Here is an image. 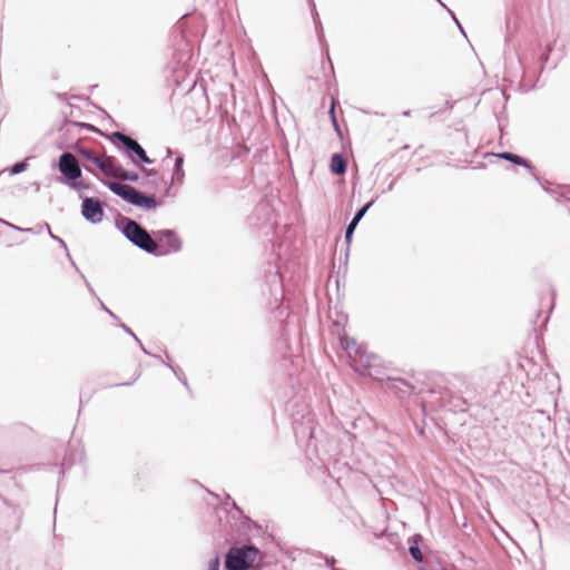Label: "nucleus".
<instances>
[{"mask_svg": "<svg viewBox=\"0 0 570 570\" xmlns=\"http://www.w3.org/2000/svg\"><path fill=\"white\" fill-rule=\"evenodd\" d=\"M442 383L434 384L426 390L428 397L421 402L423 414L426 405L448 407L453 412H465L475 396L476 389L472 377L463 373H452L442 377Z\"/></svg>", "mask_w": 570, "mask_h": 570, "instance_id": "1", "label": "nucleus"}, {"mask_svg": "<svg viewBox=\"0 0 570 570\" xmlns=\"http://www.w3.org/2000/svg\"><path fill=\"white\" fill-rule=\"evenodd\" d=\"M115 223L126 239L147 254L165 256L178 253L183 247L181 239L174 229H159L151 236L138 222L127 216L118 215Z\"/></svg>", "mask_w": 570, "mask_h": 570, "instance_id": "2", "label": "nucleus"}, {"mask_svg": "<svg viewBox=\"0 0 570 570\" xmlns=\"http://www.w3.org/2000/svg\"><path fill=\"white\" fill-rule=\"evenodd\" d=\"M85 169L88 173L94 174L111 193L132 206L145 210L155 209L161 206V202H158L154 195L146 194L145 191L122 181H110L100 178L89 166H85Z\"/></svg>", "mask_w": 570, "mask_h": 570, "instance_id": "3", "label": "nucleus"}, {"mask_svg": "<svg viewBox=\"0 0 570 570\" xmlns=\"http://www.w3.org/2000/svg\"><path fill=\"white\" fill-rule=\"evenodd\" d=\"M51 167L60 173V176L56 177L57 183L76 191L90 189V184L82 180V168L73 154L63 151Z\"/></svg>", "mask_w": 570, "mask_h": 570, "instance_id": "4", "label": "nucleus"}, {"mask_svg": "<svg viewBox=\"0 0 570 570\" xmlns=\"http://www.w3.org/2000/svg\"><path fill=\"white\" fill-rule=\"evenodd\" d=\"M258 549L255 546L232 547L225 554L226 570H246L254 562Z\"/></svg>", "mask_w": 570, "mask_h": 570, "instance_id": "5", "label": "nucleus"}, {"mask_svg": "<svg viewBox=\"0 0 570 570\" xmlns=\"http://www.w3.org/2000/svg\"><path fill=\"white\" fill-rule=\"evenodd\" d=\"M79 197L82 200V217L94 225L101 223L105 214V203L97 197H83L82 195H79Z\"/></svg>", "mask_w": 570, "mask_h": 570, "instance_id": "6", "label": "nucleus"}, {"mask_svg": "<svg viewBox=\"0 0 570 570\" xmlns=\"http://www.w3.org/2000/svg\"><path fill=\"white\" fill-rule=\"evenodd\" d=\"M266 283L269 286V293L274 299L275 308L278 312V316H281L283 315L282 301L284 298V288L282 276L278 269L273 271V267L269 266V269L266 275Z\"/></svg>", "mask_w": 570, "mask_h": 570, "instance_id": "7", "label": "nucleus"}, {"mask_svg": "<svg viewBox=\"0 0 570 570\" xmlns=\"http://www.w3.org/2000/svg\"><path fill=\"white\" fill-rule=\"evenodd\" d=\"M293 430L295 436L298 440H307L308 446L312 445L313 440L315 439V425L313 415L307 412L306 415L302 416V420L293 419Z\"/></svg>", "mask_w": 570, "mask_h": 570, "instance_id": "8", "label": "nucleus"}, {"mask_svg": "<svg viewBox=\"0 0 570 570\" xmlns=\"http://www.w3.org/2000/svg\"><path fill=\"white\" fill-rule=\"evenodd\" d=\"M122 153L131 160L134 165L138 167H140L142 164L150 165L154 163V160L148 157L141 145L132 137L126 144Z\"/></svg>", "mask_w": 570, "mask_h": 570, "instance_id": "9", "label": "nucleus"}, {"mask_svg": "<svg viewBox=\"0 0 570 570\" xmlns=\"http://www.w3.org/2000/svg\"><path fill=\"white\" fill-rule=\"evenodd\" d=\"M376 199H377V197H375L374 199L367 202L361 208H358L355 212V214H354L353 218L351 219V222L347 224V226L345 228V234H344V239H345V243H346L347 247L352 243L353 234H354L357 225L360 224L362 218L365 216V214L370 210V208L374 205ZM347 252H348V248L346 249V253Z\"/></svg>", "mask_w": 570, "mask_h": 570, "instance_id": "10", "label": "nucleus"}, {"mask_svg": "<svg viewBox=\"0 0 570 570\" xmlns=\"http://www.w3.org/2000/svg\"><path fill=\"white\" fill-rule=\"evenodd\" d=\"M184 165V156L181 154H177L174 161V168L171 173V179L170 183L167 184L164 195L166 197L171 196V187L175 183H183V179L185 177V171L183 168Z\"/></svg>", "mask_w": 570, "mask_h": 570, "instance_id": "11", "label": "nucleus"}, {"mask_svg": "<svg viewBox=\"0 0 570 570\" xmlns=\"http://www.w3.org/2000/svg\"><path fill=\"white\" fill-rule=\"evenodd\" d=\"M500 159H504L507 161H510L511 164L513 165H517V166H522L524 167L525 169H528V171L537 178V174H535V168L534 166L532 165V163L530 160H528L527 158L518 155V154H513V153H510V151H503V153H500L497 155Z\"/></svg>", "mask_w": 570, "mask_h": 570, "instance_id": "12", "label": "nucleus"}, {"mask_svg": "<svg viewBox=\"0 0 570 570\" xmlns=\"http://www.w3.org/2000/svg\"><path fill=\"white\" fill-rule=\"evenodd\" d=\"M389 386L402 397L412 394L414 390L411 383L401 377H389Z\"/></svg>", "mask_w": 570, "mask_h": 570, "instance_id": "13", "label": "nucleus"}, {"mask_svg": "<svg viewBox=\"0 0 570 570\" xmlns=\"http://www.w3.org/2000/svg\"><path fill=\"white\" fill-rule=\"evenodd\" d=\"M330 169L331 173L336 176L344 175L347 170L346 157L341 153L333 154L330 161Z\"/></svg>", "mask_w": 570, "mask_h": 570, "instance_id": "14", "label": "nucleus"}, {"mask_svg": "<svg viewBox=\"0 0 570 570\" xmlns=\"http://www.w3.org/2000/svg\"><path fill=\"white\" fill-rule=\"evenodd\" d=\"M421 541L422 537L420 534H414L410 537L407 540L409 553L412 557V559L417 563H422L424 561V556L420 548Z\"/></svg>", "mask_w": 570, "mask_h": 570, "instance_id": "15", "label": "nucleus"}, {"mask_svg": "<svg viewBox=\"0 0 570 570\" xmlns=\"http://www.w3.org/2000/svg\"><path fill=\"white\" fill-rule=\"evenodd\" d=\"M142 173L145 174L146 181L142 185L151 184L157 187L160 183L167 185V181L164 179V176L156 169H147L142 167Z\"/></svg>", "mask_w": 570, "mask_h": 570, "instance_id": "16", "label": "nucleus"}, {"mask_svg": "<svg viewBox=\"0 0 570 570\" xmlns=\"http://www.w3.org/2000/svg\"><path fill=\"white\" fill-rule=\"evenodd\" d=\"M107 139H109L119 150H124L126 147V144L131 138L130 136L121 132V131H114L108 135H106Z\"/></svg>", "mask_w": 570, "mask_h": 570, "instance_id": "17", "label": "nucleus"}, {"mask_svg": "<svg viewBox=\"0 0 570 570\" xmlns=\"http://www.w3.org/2000/svg\"><path fill=\"white\" fill-rule=\"evenodd\" d=\"M77 453L73 450H67L60 464L59 474L62 476L73 465Z\"/></svg>", "mask_w": 570, "mask_h": 570, "instance_id": "18", "label": "nucleus"}, {"mask_svg": "<svg viewBox=\"0 0 570 570\" xmlns=\"http://www.w3.org/2000/svg\"><path fill=\"white\" fill-rule=\"evenodd\" d=\"M124 167L120 165H117L115 161V158L109 157L107 159V169L104 171V174L108 177H120L122 174Z\"/></svg>", "mask_w": 570, "mask_h": 570, "instance_id": "19", "label": "nucleus"}, {"mask_svg": "<svg viewBox=\"0 0 570 570\" xmlns=\"http://www.w3.org/2000/svg\"><path fill=\"white\" fill-rule=\"evenodd\" d=\"M309 3L312 6V14H313L314 23H315V29H316V32H317L320 41H322L323 38H324L323 27H322V23L320 21L318 13L316 11V7H315L314 1L309 0Z\"/></svg>", "mask_w": 570, "mask_h": 570, "instance_id": "20", "label": "nucleus"}, {"mask_svg": "<svg viewBox=\"0 0 570 570\" xmlns=\"http://www.w3.org/2000/svg\"><path fill=\"white\" fill-rule=\"evenodd\" d=\"M167 367H169L173 371V373L175 374L177 380L179 382H181L184 384V386L190 392V387H189L187 377H186L185 373L183 372V370L179 366L173 365V364H167Z\"/></svg>", "mask_w": 570, "mask_h": 570, "instance_id": "21", "label": "nucleus"}, {"mask_svg": "<svg viewBox=\"0 0 570 570\" xmlns=\"http://www.w3.org/2000/svg\"><path fill=\"white\" fill-rule=\"evenodd\" d=\"M72 150H75L79 156H81L83 159L90 161L92 159L94 153L91 149L80 145V144H73L71 146Z\"/></svg>", "mask_w": 570, "mask_h": 570, "instance_id": "22", "label": "nucleus"}, {"mask_svg": "<svg viewBox=\"0 0 570 570\" xmlns=\"http://www.w3.org/2000/svg\"><path fill=\"white\" fill-rule=\"evenodd\" d=\"M0 223L3 224V225H7L8 227L12 228V229H16V230H19L21 233H40L43 228H40V225H38L36 228H22V227H19V226H16L2 218H0Z\"/></svg>", "mask_w": 570, "mask_h": 570, "instance_id": "23", "label": "nucleus"}, {"mask_svg": "<svg viewBox=\"0 0 570 570\" xmlns=\"http://www.w3.org/2000/svg\"><path fill=\"white\" fill-rule=\"evenodd\" d=\"M40 228H46V229L48 230L49 237H50L52 240L57 242V243L60 245V247H61V248H63V250H67V247H68V246H67L66 242H65L62 238H60L59 236L55 235V234L51 232L50 225H49L48 223H43V224H41V225H40Z\"/></svg>", "mask_w": 570, "mask_h": 570, "instance_id": "24", "label": "nucleus"}, {"mask_svg": "<svg viewBox=\"0 0 570 570\" xmlns=\"http://www.w3.org/2000/svg\"><path fill=\"white\" fill-rule=\"evenodd\" d=\"M27 168H28L27 160H22V161H18V163L13 164L11 167H9L8 170L10 173V175H18V174L26 171Z\"/></svg>", "mask_w": 570, "mask_h": 570, "instance_id": "25", "label": "nucleus"}, {"mask_svg": "<svg viewBox=\"0 0 570 570\" xmlns=\"http://www.w3.org/2000/svg\"><path fill=\"white\" fill-rule=\"evenodd\" d=\"M328 114H330L331 121H332V125L334 127V130L341 137L342 132H341L340 125L337 122V118H336V114H335V102H334V100L332 101V106H331V108L328 110Z\"/></svg>", "mask_w": 570, "mask_h": 570, "instance_id": "26", "label": "nucleus"}, {"mask_svg": "<svg viewBox=\"0 0 570 570\" xmlns=\"http://www.w3.org/2000/svg\"><path fill=\"white\" fill-rule=\"evenodd\" d=\"M341 342H342L343 347L346 351L350 352L352 348H355V352L360 353L361 347L356 346L355 338L346 336V337L342 338Z\"/></svg>", "mask_w": 570, "mask_h": 570, "instance_id": "27", "label": "nucleus"}, {"mask_svg": "<svg viewBox=\"0 0 570 570\" xmlns=\"http://www.w3.org/2000/svg\"><path fill=\"white\" fill-rule=\"evenodd\" d=\"M120 177L122 179L131 181V183H137L139 180V178H140L138 173L130 171V170H127L125 168H124L122 174H121Z\"/></svg>", "mask_w": 570, "mask_h": 570, "instance_id": "28", "label": "nucleus"}, {"mask_svg": "<svg viewBox=\"0 0 570 570\" xmlns=\"http://www.w3.org/2000/svg\"><path fill=\"white\" fill-rule=\"evenodd\" d=\"M90 161L101 171H106L107 169V160H102L101 158L97 157V156H92V159H90Z\"/></svg>", "mask_w": 570, "mask_h": 570, "instance_id": "29", "label": "nucleus"}, {"mask_svg": "<svg viewBox=\"0 0 570 570\" xmlns=\"http://www.w3.org/2000/svg\"><path fill=\"white\" fill-rule=\"evenodd\" d=\"M525 57H519V62L523 68V79L532 77L534 75V71L530 70V68L525 63Z\"/></svg>", "mask_w": 570, "mask_h": 570, "instance_id": "30", "label": "nucleus"}, {"mask_svg": "<svg viewBox=\"0 0 570 570\" xmlns=\"http://www.w3.org/2000/svg\"><path fill=\"white\" fill-rule=\"evenodd\" d=\"M443 8H445L448 10V12L450 13V16L452 17V19L454 20V24L458 26L459 30L462 32V35L465 36V32L463 30V27L462 24L460 23V21L458 20V18L455 17V13L450 10L441 0H436Z\"/></svg>", "mask_w": 570, "mask_h": 570, "instance_id": "31", "label": "nucleus"}, {"mask_svg": "<svg viewBox=\"0 0 570 570\" xmlns=\"http://www.w3.org/2000/svg\"><path fill=\"white\" fill-rule=\"evenodd\" d=\"M550 52H551V48H550V47H548L546 52H542V53H540V55L538 56V59H539L540 65H541V67H540V72H542V70H543V66H544V63L548 61Z\"/></svg>", "mask_w": 570, "mask_h": 570, "instance_id": "32", "label": "nucleus"}, {"mask_svg": "<svg viewBox=\"0 0 570 570\" xmlns=\"http://www.w3.org/2000/svg\"><path fill=\"white\" fill-rule=\"evenodd\" d=\"M220 569V558L219 556H215L209 560L208 570H219Z\"/></svg>", "mask_w": 570, "mask_h": 570, "instance_id": "33", "label": "nucleus"}, {"mask_svg": "<svg viewBox=\"0 0 570 570\" xmlns=\"http://www.w3.org/2000/svg\"><path fill=\"white\" fill-rule=\"evenodd\" d=\"M13 513L17 515V524L14 525V531H18L20 529V525H21V520H22V514L23 513L17 507L13 509Z\"/></svg>", "mask_w": 570, "mask_h": 570, "instance_id": "34", "label": "nucleus"}, {"mask_svg": "<svg viewBox=\"0 0 570 570\" xmlns=\"http://www.w3.org/2000/svg\"><path fill=\"white\" fill-rule=\"evenodd\" d=\"M78 125L86 128L89 131L98 132V134L102 135V131L94 125L85 124V122H79Z\"/></svg>", "mask_w": 570, "mask_h": 570, "instance_id": "35", "label": "nucleus"}, {"mask_svg": "<svg viewBox=\"0 0 570 570\" xmlns=\"http://www.w3.org/2000/svg\"><path fill=\"white\" fill-rule=\"evenodd\" d=\"M420 569L421 570H446L439 563L422 566Z\"/></svg>", "mask_w": 570, "mask_h": 570, "instance_id": "36", "label": "nucleus"}, {"mask_svg": "<svg viewBox=\"0 0 570 570\" xmlns=\"http://www.w3.org/2000/svg\"><path fill=\"white\" fill-rule=\"evenodd\" d=\"M66 252V256L68 258V261L70 262L71 266L76 269V272L80 275V273H82L79 267L77 266L76 262L73 261L72 256L70 255L69 253V249L67 248Z\"/></svg>", "mask_w": 570, "mask_h": 570, "instance_id": "37", "label": "nucleus"}, {"mask_svg": "<svg viewBox=\"0 0 570 570\" xmlns=\"http://www.w3.org/2000/svg\"><path fill=\"white\" fill-rule=\"evenodd\" d=\"M66 252V256L68 258V261L70 262L71 266L76 269V272L80 275V273H82L79 267L77 266L76 262L73 261L72 256L70 255L69 253V249L67 248Z\"/></svg>", "mask_w": 570, "mask_h": 570, "instance_id": "38", "label": "nucleus"}, {"mask_svg": "<svg viewBox=\"0 0 570 570\" xmlns=\"http://www.w3.org/2000/svg\"><path fill=\"white\" fill-rule=\"evenodd\" d=\"M66 252V256L68 258V261L70 262L71 266L76 269V272L80 275V273H82L79 267L77 266L76 262L73 261L72 256L70 255L69 253V249L67 248Z\"/></svg>", "mask_w": 570, "mask_h": 570, "instance_id": "39", "label": "nucleus"}, {"mask_svg": "<svg viewBox=\"0 0 570 570\" xmlns=\"http://www.w3.org/2000/svg\"><path fill=\"white\" fill-rule=\"evenodd\" d=\"M100 305H101V309L105 311L111 318L118 321V316L112 312L110 311L99 298H98Z\"/></svg>", "mask_w": 570, "mask_h": 570, "instance_id": "40", "label": "nucleus"}, {"mask_svg": "<svg viewBox=\"0 0 570 570\" xmlns=\"http://www.w3.org/2000/svg\"><path fill=\"white\" fill-rule=\"evenodd\" d=\"M226 505L230 504L239 514H242V510L237 507L236 502L230 498V495H226Z\"/></svg>", "mask_w": 570, "mask_h": 570, "instance_id": "41", "label": "nucleus"}, {"mask_svg": "<svg viewBox=\"0 0 570 570\" xmlns=\"http://www.w3.org/2000/svg\"><path fill=\"white\" fill-rule=\"evenodd\" d=\"M80 277L83 279V282L86 284V287L88 288L89 293L91 295H94V296H97L95 289L91 286V284L88 282V279L86 278V276L82 273H80Z\"/></svg>", "mask_w": 570, "mask_h": 570, "instance_id": "42", "label": "nucleus"}, {"mask_svg": "<svg viewBox=\"0 0 570 570\" xmlns=\"http://www.w3.org/2000/svg\"><path fill=\"white\" fill-rule=\"evenodd\" d=\"M119 327H120L125 333H127L128 335H130L132 338H136V334L132 332V330H131L129 326H127V325H126V324H124V323H120V324H119Z\"/></svg>", "mask_w": 570, "mask_h": 570, "instance_id": "43", "label": "nucleus"}, {"mask_svg": "<svg viewBox=\"0 0 570 570\" xmlns=\"http://www.w3.org/2000/svg\"><path fill=\"white\" fill-rule=\"evenodd\" d=\"M135 342L140 346V348L142 350V352L146 354V355H151V353L149 351H147L145 348V346L142 345L141 341L136 336V338H134Z\"/></svg>", "mask_w": 570, "mask_h": 570, "instance_id": "44", "label": "nucleus"}, {"mask_svg": "<svg viewBox=\"0 0 570 570\" xmlns=\"http://www.w3.org/2000/svg\"><path fill=\"white\" fill-rule=\"evenodd\" d=\"M135 342L140 346V348L142 350V352L146 354V355H151V353L149 351H147L145 348V346L142 345L141 341L136 336V338H134Z\"/></svg>", "mask_w": 570, "mask_h": 570, "instance_id": "45", "label": "nucleus"}, {"mask_svg": "<svg viewBox=\"0 0 570 570\" xmlns=\"http://www.w3.org/2000/svg\"><path fill=\"white\" fill-rule=\"evenodd\" d=\"M140 373H138L132 381L130 382H125V383H119V384H116L115 386H130L138 377H139Z\"/></svg>", "mask_w": 570, "mask_h": 570, "instance_id": "46", "label": "nucleus"}, {"mask_svg": "<svg viewBox=\"0 0 570 570\" xmlns=\"http://www.w3.org/2000/svg\"><path fill=\"white\" fill-rule=\"evenodd\" d=\"M150 356L156 358L158 362H160L161 364H164L166 366H167V364H170L169 362L164 361L163 357L158 354H151Z\"/></svg>", "mask_w": 570, "mask_h": 570, "instance_id": "47", "label": "nucleus"}, {"mask_svg": "<svg viewBox=\"0 0 570 570\" xmlns=\"http://www.w3.org/2000/svg\"><path fill=\"white\" fill-rule=\"evenodd\" d=\"M372 358H374V355H367V356H366V361H365V363L363 364V366H364L365 368H367V367H370V366H371V360H372Z\"/></svg>", "mask_w": 570, "mask_h": 570, "instance_id": "48", "label": "nucleus"}, {"mask_svg": "<svg viewBox=\"0 0 570 570\" xmlns=\"http://www.w3.org/2000/svg\"><path fill=\"white\" fill-rule=\"evenodd\" d=\"M394 185H395V179H393V180L389 184V186H387L386 190H387V191L393 190Z\"/></svg>", "mask_w": 570, "mask_h": 570, "instance_id": "49", "label": "nucleus"}, {"mask_svg": "<svg viewBox=\"0 0 570 570\" xmlns=\"http://www.w3.org/2000/svg\"><path fill=\"white\" fill-rule=\"evenodd\" d=\"M554 297H556V293H554V291H552V299H551L550 311H552V308L554 307Z\"/></svg>", "mask_w": 570, "mask_h": 570, "instance_id": "50", "label": "nucleus"}, {"mask_svg": "<svg viewBox=\"0 0 570 570\" xmlns=\"http://www.w3.org/2000/svg\"><path fill=\"white\" fill-rule=\"evenodd\" d=\"M411 115V110L403 111V116L409 117Z\"/></svg>", "mask_w": 570, "mask_h": 570, "instance_id": "51", "label": "nucleus"}, {"mask_svg": "<svg viewBox=\"0 0 570 570\" xmlns=\"http://www.w3.org/2000/svg\"><path fill=\"white\" fill-rule=\"evenodd\" d=\"M173 154L171 149L170 148H167V157H170Z\"/></svg>", "mask_w": 570, "mask_h": 570, "instance_id": "52", "label": "nucleus"}, {"mask_svg": "<svg viewBox=\"0 0 570 570\" xmlns=\"http://www.w3.org/2000/svg\"><path fill=\"white\" fill-rule=\"evenodd\" d=\"M165 355H166L167 360H170V356H169L168 352H165Z\"/></svg>", "mask_w": 570, "mask_h": 570, "instance_id": "53", "label": "nucleus"}]
</instances>
